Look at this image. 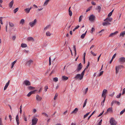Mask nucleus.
Wrapping results in <instances>:
<instances>
[{
  "label": "nucleus",
  "mask_w": 125,
  "mask_h": 125,
  "mask_svg": "<svg viewBox=\"0 0 125 125\" xmlns=\"http://www.w3.org/2000/svg\"><path fill=\"white\" fill-rule=\"evenodd\" d=\"M95 34L97 35L101 36L103 34V33L102 32H96Z\"/></svg>",
  "instance_id": "412c9836"
},
{
  "label": "nucleus",
  "mask_w": 125,
  "mask_h": 125,
  "mask_svg": "<svg viewBox=\"0 0 125 125\" xmlns=\"http://www.w3.org/2000/svg\"><path fill=\"white\" fill-rule=\"evenodd\" d=\"M78 109L77 108H76L71 113V114L76 113L78 111Z\"/></svg>",
  "instance_id": "4be33fe9"
},
{
  "label": "nucleus",
  "mask_w": 125,
  "mask_h": 125,
  "mask_svg": "<svg viewBox=\"0 0 125 125\" xmlns=\"http://www.w3.org/2000/svg\"><path fill=\"white\" fill-rule=\"evenodd\" d=\"M112 14L111 13V12H110L108 14V17H109L111 16Z\"/></svg>",
  "instance_id": "0e129e2a"
},
{
  "label": "nucleus",
  "mask_w": 125,
  "mask_h": 125,
  "mask_svg": "<svg viewBox=\"0 0 125 125\" xmlns=\"http://www.w3.org/2000/svg\"><path fill=\"white\" fill-rule=\"evenodd\" d=\"M73 49H74V50L75 52V55H76V48L75 47V45H74L73 46Z\"/></svg>",
  "instance_id": "79ce46f5"
},
{
  "label": "nucleus",
  "mask_w": 125,
  "mask_h": 125,
  "mask_svg": "<svg viewBox=\"0 0 125 125\" xmlns=\"http://www.w3.org/2000/svg\"><path fill=\"white\" fill-rule=\"evenodd\" d=\"M42 87L40 88V90H39V91L38 92V93H39L41 92V91L42 90Z\"/></svg>",
  "instance_id": "69168bd1"
},
{
  "label": "nucleus",
  "mask_w": 125,
  "mask_h": 125,
  "mask_svg": "<svg viewBox=\"0 0 125 125\" xmlns=\"http://www.w3.org/2000/svg\"><path fill=\"white\" fill-rule=\"evenodd\" d=\"M91 53L92 54H93L94 56H96V54L94 52H93L92 51H91Z\"/></svg>",
  "instance_id": "864d4df0"
},
{
  "label": "nucleus",
  "mask_w": 125,
  "mask_h": 125,
  "mask_svg": "<svg viewBox=\"0 0 125 125\" xmlns=\"http://www.w3.org/2000/svg\"><path fill=\"white\" fill-rule=\"evenodd\" d=\"M25 20L23 19H22L20 21V24L23 25L24 23Z\"/></svg>",
  "instance_id": "b1692460"
},
{
  "label": "nucleus",
  "mask_w": 125,
  "mask_h": 125,
  "mask_svg": "<svg viewBox=\"0 0 125 125\" xmlns=\"http://www.w3.org/2000/svg\"><path fill=\"white\" fill-rule=\"evenodd\" d=\"M92 6H91V7H90L88 9L86 10V12H87L88 11H89L91 9V8H92Z\"/></svg>",
  "instance_id": "de8ad7c7"
},
{
  "label": "nucleus",
  "mask_w": 125,
  "mask_h": 125,
  "mask_svg": "<svg viewBox=\"0 0 125 125\" xmlns=\"http://www.w3.org/2000/svg\"><path fill=\"white\" fill-rule=\"evenodd\" d=\"M86 32H85L83 34L81 35V38L83 39L84 38V36H85L86 34Z\"/></svg>",
  "instance_id": "7c9ffc66"
},
{
  "label": "nucleus",
  "mask_w": 125,
  "mask_h": 125,
  "mask_svg": "<svg viewBox=\"0 0 125 125\" xmlns=\"http://www.w3.org/2000/svg\"><path fill=\"white\" fill-rule=\"evenodd\" d=\"M102 24L103 26H107L110 25L111 24L110 22L108 20H105V19L104 20V22H103Z\"/></svg>",
  "instance_id": "20e7f679"
},
{
  "label": "nucleus",
  "mask_w": 125,
  "mask_h": 125,
  "mask_svg": "<svg viewBox=\"0 0 125 125\" xmlns=\"http://www.w3.org/2000/svg\"><path fill=\"white\" fill-rule=\"evenodd\" d=\"M36 99L38 101H40L42 99V98L38 95H37L36 96Z\"/></svg>",
  "instance_id": "2eb2a0df"
},
{
  "label": "nucleus",
  "mask_w": 125,
  "mask_h": 125,
  "mask_svg": "<svg viewBox=\"0 0 125 125\" xmlns=\"http://www.w3.org/2000/svg\"><path fill=\"white\" fill-rule=\"evenodd\" d=\"M90 112H88L85 115H84V116L83 118H85L89 114Z\"/></svg>",
  "instance_id": "c9c22d12"
},
{
  "label": "nucleus",
  "mask_w": 125,
  "mask_h": 125,
  "mask_svg": "<svg viewBox=\"0 0 125 125\" xmlns=\"http://www.w3.org/2000/svg\"><path fill=\"white\" fill-rule=\"evenodd\" d=\"M118 32H115L114 33H111L110 35L109 36H112L113 35H115Z\"/></svg>",
  "instance_id": "a878e982"
},
{
  "label": "nucleus",
  "mask_w": 125,
  "mask_h": 125,
  "mask_svg": "<svg viewBox=\"0 0 125 125\" xmlns=\"http://www.w3.org/2000/svg\"><path fill=\"white\" fill-rule=\"evenodd\" d=\"M37 91V90H34L33 91H31L30 92H31V94H35V92L36 91Z\"/></svg>",
  "instance_id": "09e8293b"
},
{
  "label": "nucleus",
  "mask_w": 125,
  "mask_h": 125,
  "mask_svg": "<svg viewBox=\"0 0 125 125\" xmlns=\"http://www.w3.org/2000/svg\"><path fill=\"white\" fill-rule=\"evenodd\" d=\"M24 10L25 11V12L26 13H28L30 12V10L29 9V8H27L26 9Z\"/></svg>",
  "instance_id": "bb28decb"
},
{
  "label": "nucleus",
  "mask_w": 125,
  "mask_h": 125,
  "mask_svg": "<svg viewBox=\"0 0 125 125\" xmlns=\"http://www.w3.org/2000/svg\"><path fill=\"white\" fill-rule=\"evenodd\" d=\"M112 20V18L110 17H108L105 19V20H108L110 22H111Z\"/></svg>",
  "instance_id": "6ab92c4d"
},
{
  "label": "nucleus",
  "mask_w": 125,
  "mask_h": 125,
  "mask_svg": "<svg viewBox=\"0 0 125 125\" xmlns=\"http://www.w3.org/2000/svg\"><path fill=\"white\" fill-rule=\"evenodd\" d=\"M89 65H90V63L89 62H88V64H87L86 67L85 68V69H86L88 68V67H89Z\"/></svg>",
  "instance_id": "4d7b16f0"
},
{
  "label": "nucleus",
  "mask_w": 125,
  "mask_h": 125,
  "mask_svg": "<svg viewBox=\"0 0 125 125\" xmlns=\"http://www.w3.org/2000/svg\"><path fill=\"white\" fill-rule=\"evenodd\" d=\"M119 62H125V58L123 57H121L119 58Z\"/></svg>",
  "instance_id": "9b49d317"
},
{
  "label": "nucleus",
  "mask_w": 125,
  "mask_h": 125,
  "mask_svg": "<svg viewBox=\"0 0 125 125\" xmlns=\"http://www.w3.org/2000/svg\"><path fill=\"white\" fill-rule=\"evenodd\" d=\"M36 111H37V110H36V109H33V112L34 113H35V112H36Z\"/></svg>",
  "instance_id": "774afa93"
},
{
  "label": "nucleus",
  "mask_w": 125,
  "mask_h": 125,
  "mask_svg": "<svg viewBox=\"0 0 125 125\" xmlns=\"http://www.w3.org/2000/svg\"><path fill=\"white\" fill-rule=\"evenodd\" d=\"M82 64L81 63H80L78 65L77 67V70L78 72H79L80 71L81 69L82 68Z\"/></svg>",
  "instance_id": "1a4fd4ad"
},
{
  "label": "nucleus",
  "mask_w": 125,
  "mask_h": 125,
  "mask_svg": "<svg viewBox=\"0 0 125 125\" xmlns=\"http://www.w3.org/2000/svg\"><path fill=\"white\" fill-rule=\"evenodd\" d=\"M49 65H51V59L50 57L49 58Z\"/></svg>",
  "instance_id": "338daca9"
},
{
  "label": "nucleus",
  "mask_w": 125,
  "mask_h": 125,
  "mask_svg": "<svg viewBox=\"0 0 125 125\" xmlns=\"http://www.w3.org/2000/svg\"><path fill=\"white\" fill-rule=\"evenodd\" d=\"M87 99L85 100L84 103V104L83 106V107H85V106L86 104L87 103Z\"/></svg>",
  "instance_id": "72a5a7b5"
},
{
  "label": "nucleus",
  "mask_w": 125,
  "mask_h": 125,
  "mask_svg": "<svg viewBox=\"0 0 125 125\" xmlns=\"http://www.w3.org/2000/svg\"><path fill=\"white\" fill-rule=\"evenodd\" d=\"M22 47H27V45L25 43H22L21 45Z\"/></svg>",
  "instance_id": "c756f323"
},
{
  "label": "nucleus",
  "mask_w": 125,
  "mask_h": 125,
  "mask_svg": "<svg viewBox=\"0 0 125 125\" xmlns=\"http://www.w3.org/2000/svg\"><path fill=\"white\" fill-rule=\"evenodd\" d=\"M92 4L93 5H95L96 4V3L94 1H92L91 2Z\"/></svg>",
  "instance_id": "680f3d73"
},
{
  "label": "nucleus",
  "mask_w": 125,
  "mask_h": 125,
  "mask_svg": "<svg viewBox=\"0 0 125 125\" xmlns=\"http://www.w3.org/2000/svg\"><path fill=\"white\" fill-rule=\"evenodd\" d=\"M28 89L30 90H31L34 89L35 88L31 86H28Z\"/></svg>",
  "instance_id": "cd10ccee"
},
{
  "label": "nucleus",
  "mask_w": 125,
  "mask_h": 125,
  "mask_svg": "<svg viewBox=\"0 0 125 125\" xmlns=\"http://www.w3.org/2000/svg\"><path fill=\"white\" fill-rule=\"evenodd\" d=\"M107 93V91L106 89H104L103 92L102 96L103 97H106V95Z\"/></svg>",
  "instance_id": "423d86ee"
},
{
  "label": "nucleus",
  "mask_w": 125,
  "mask_h": 125,
  "mask_svg": "<svg viewBox=\"0 0 125 125\" xmlns=\"http://www.w3.org/2000/svg\"><path fill=\"white\" fill-rule=\"evenodd\" d=\"M125 34V32H121L120 35V36H122V37H124V35Z\"/></svg>",
  "instance_id": "f704fd0d"
},
{
  "label": "nucleus",
  "mask_w": 125,
  "mask_h": 125,
  "mask_svg": "<svg viewBox=\"0 0 125 125\" xmlns=\"http://www.w3.org/2000/svg\"><path fill=\"white\" fill-rule=\"evenodd\" d=\"M58 95V94L57 93H56L55 94L54 97V99L55 100L56 99Z\"/></svg>",
  "instance_id": "37998d69"
},
{
  "label": "nucleus",
  "mask_w": 125,
  "mask_h": 125,
  "mask_svg": "<svg viewBox=\"0 0 125 125\" xmlns=\"http://www.w3.org/2000/svg\"><path fill=\"white\" fill-rule=\"evenodd\" d=\"M97 9L98 10V11L99 12H100V10L101 9V7L100 6H98L97 7Z\"/></svg>",
  "instance_id": "49530a36"
},
{
  "label": "nucleus",
  "mask_w": 125,
  "mask_h": 125,
  "mask_svg": "<svg viewBox=\"0 0 125 125\" xmlns=\"http://www.w3.org/2000/svg\"><path fill=\"white\" fill-rule=\"evenodd\" d=\"M125 111V108L124 110L122 111L120 113L121 115Z\"/></svg>",
  "instance_id": "3c124183"
},
{
  "label": "nucleus",
  "mask_w": 125,
  "mask_h": 125,
  "mask_svg": "<svg viewBox=\"0 0 125 125\" xmlns=\"http://www.w3.org/2000/svg\"><path fill=\"white\" fill-rule=\"evenodd\" d=\"M83 75H82V74H77L76 76L74 78L76 79H78L80 80H81L83 78Z\"/></svg>",
  "instance_id": "f03ea898"
},
{
  "label": "nucleus",
  "mask_w": 125,
  "mask_h": 125,
  "mask_svg": "<svg viewBox=\"0 0 125 125\" xmlns=\"http://www.w3.org/2000/svg\"><path fill=\"white\" fill-rule=\"evenodd\" d=\"M38 121V119L36 117H34L32 120V124H33L36 125Z\"/></svg>",
  "instance_id": "0eeeda50"
},
{
  "label": "nucleus",
  "mask_w": 125,
  "mask_h": 125,
  "mask_svg": "<svg viewBox=\"0 0 125 125\" xmlns=\"http://www.w3.org/2000/svg\"><path fill=\"white\" fill-rule=\"evenodd\" d=\"M33 62V61L32 60H30L27 62L26 64V65L27 66H30L31 65V64Z\"/></svg>",
  "instance_id": "f8f14e48"
},
{
  "label": "nucleus",
  "mask_w": 125,
  "mask_h": 125,
  "mask_svg": "<svg viewBox=\"0 0 125 125\" xmlns=\"http://www.w3.org/2000/svg\"><path fill=\"white\" fill-rule=\"evenodd\" d=\"M48 89V86H45L44 87V91L45 92L47 91V90Z\"/></svg>",
  "instance_id": "c03bdc74"
},
{
  "label": "nucleus",
  "mask_w": 125,
  "mask_h": 125,
  "mask_svg": "<svg viewBox=\"0 0 125 125\" xmlns=\"http://www.w3.org/2000/svg\"><path fill=\"white\" fill-rule=\"evenodd\" d=\"M24 84L26 86L30 85L31 84V83L28 80H25L23 82Z\"/></svg>",
  "instance_id": "6e6552de"
},
{
  "label": "nucleus",
  "mask_w": 125,
  "mask_h": 125,
  "mask_svg": "<svg viewBox=\"0 0 125 125\" xmlns=\"http://www.w3.org/2000/svg\"><path fill=\"white\" fill-rule=\"evenodd\" d=\"M16 61H17V60H15V61H14V62H13L12 63V66L11 67V68H13L14 64L16 62Z\"/></svg>",
  "instance_id": "473e14b6"
},
{
  "label": "nucleus",
  "mask_w": 125,
  "mask_h": 125,
  "mask_svg": "<svg viewBox=\"0 0 125 125\" xmlns=\"http://www.w3.org/2000/svg\"><path fill=\"white\" fill-rule=\"evenodd\" d=\"M121 93H120L119 94V95H117L116 96V97L117 98H119L121 96Z\"/></svg>",
  "instance_id": "8fccbe9b"
},
{
  "label": "nucleus",
  "mask_w": 125,
  "mask_h": 125,
  "mask_svg": "<svg viewBox=\"0 0 125 125\" xmlns=\"http://www.w3.org/2000/svg\"><path fill=\"white\" fill-rule=\"evenodd\" d=\"M52 34V33L50 32H46V35L47 36H50Z\"/></svg>",
  "instance_id": "2f4dec72"
},
{
  "label": "nucleus",
  "mask_w": 125,
  "mask_h": 125,
  "mask_svg": "<svg viewBox=\"0 0 125 125\" xmlns=\"http://www.w3.org/2000/svg\"><path fill=\"white\" fill-rule=\"evenodd\" d=\"M68 79V77L65 76H62V79L63 80H66Z\"/></svg>",
  "instance_id": "aec40b11"
},
{
  "label": "nucleus",
  "mask_w": 125,
  "mask_h": 125,
  "mask_svg": "<svg viewBox=\"0 0 125 125\" xmlns=\"http://www.w3.org/2000/svg\"><path fill=\"white\" fill-rule=\"evenodd\" d=\"M85 70L86 69H85L81 73V74H82V75H84V74Z\"/></svg>",
  "instance_id": "052dcab7"
},
{
  "label": "nucleus",
  "mask_w": 125,
  "mask_h": 125,
  "mask_svg": "<svg viewBox=\"0 0 125 125\" xmlns=\"http://www.w3.org/2000/svg\"><path fill=\"white\" fill-rule=\"evenodd\" d=\"M31 92H29L28 94L27 95V96H28V97H29L31 95Z\"/></svg>",
  "instance_id": "13d9d810"
},
{
  "label": "nucleus",
  "mask_w": 125,
  "mask_h": 125,
  "mask_svg": "<svg viewBox=\"0 0 125 125\" xmlns=\"http://www.w3.org/2000/svg\"><path fill=\"white\" fill-rule=\"evenodd\" d=\"M103 71H101L100 73L99 74V76H101L103 73Z\"/></svg>",
  "instance_id": "bf43d9fd"
},
{
  "label": "nucleus",
  "mask_w": 125,
  "mask_h": 125,
  "mask_svg": "<svg viewBox=\"0 0 125 125\" xmlns=\"http://www.w3.org/2000/svg\"><path fill=\"white\" fill-rule=\"evenodd\" d=\"M16 120L18 125L19 124V116L18 115H17L16 117Z\"/></svg>",
  "instance_id": "a211bd4d"
},
{
  "label": "nucleus",
  "mask_w": 125,
  "mask_h": 125,
  "mask_svg": "<svg viewBox=\"0 0 125 125\" xmlns=\"http://www.w3.org/2000/svg\"><path fill=\"white\" fill-rule=\"evenodd\" d=\"M0 125H3L2 119L1 118H0Z\"/></svg>",
  "instance_id": "6e6d98bb"
},
{
  "label": "nucleus",
  "mask_w": 125,
  "mask_h": 125,
  "mask_svg": "<svg viewBox=\"0 0 125 125\" xmlns=\"http://www.w3.org/2000/svg\"><path fill=\"white\" fill-rule=\"evenodd\" d=\"M83 17L82 16H81L80 17L79 20V22H80L81 21L83 18Z\"/></svg>",
  "instance_id": "a18cd8bd"
},
{
  "label": "nucleus",
  "mask_w": 125,
  "mask_h": 125,
  "mask_svg": "<svg viewBox=\"0 0 125 125\" xmlns=\"http://www.w3.org/2000/svg\"><path fill=\"white\" fill-rule=\"evenodd\" d=\"M71 7H70L69 9V15L70 16H71L72 15V11L70 10Z\"/></svg>",
  "instance_id": "c85d7f7f"
},
{
  "label": "nucleus",
  "mask_w": 125,
  "mask_h": 125,
  "mask_svg": "<svg viewBox=\"0 0 125 125\" xmlns=\"http://www.w3.org/2000/svg\"><path fill=\"white\" fill-rule=\"evenodd\" d=\"M23 117L24 120L25 121H27V118L24 115H23Z\"/></svg>",
  "instance_id": "5fc2aeb1"
},
{
  "label": "nucleus",
  "mask_w": 125,
  "mask_h": 125,
  "mask_svg": "<svg viewBox=\"0 0 125 125\" xmlns=\"http://www.w3.org/2000/svg\"><path fill=\"white\" fill-rule=\"evenodd\" d=\"M113 112V109L112 107L109 108L107 109L106 113L108 112Z\"/></svg>",
  "instance_id": "dca6fc26"
},
{
  "label": "nucleus",
  "mask_w": 125,
  "mask_h": 125,
  "mask_svg": "<svg viewBox=\"0 0 125 125\" xmlns=\"http://www.w3.org/2000/svg\"><path fill=\"white\" fill-rule=\"evenodd\" d=\"M123 65H120L116 66L115 68V73L117 74L119 71V70L121 68H123Z\"/></svg>",
  "instance_id": "39448f33"
},
{
  "label": "nucleus",
  "mask_w": 125,
  "mask_h": 125,
  "mask_svg": "<svg viewBox=\"0 0 125 125\" xmlns=\"http://www.w3.org/2000/svg\"><path fill=\"white\" fill-rule=\"evenodd\" d=\"M42 114L47 117H48V115L46 113H42Z\"/></svg>",
  "instance_id": "58836bf2"
},
{
  "label": "nucleus",
  "mask_w": 125,
  "mask_h": 125,
  "mask_svg": "<svg viewBox=\"0 0 125 125\" xmlns=\"http://www.w3.org/2000/svg\"><path fill=\"white\" fill-rule=\"evenodd\" d=\"M95 18V16L93 15H91L89 17V20L91 21H93L94 20Z\"/></svg>",
  "instance_id": "9d476101"
},
{
  "label": "nucleus",
  "mask_w": 125,
  "mask_h": 125,
  "mask_svg": "<svg viewBox=\"0 0 125 125\" xmlns=\"http://www.w3.org/2000/svg\"><path fill=\"white\" fill-rule=\"evenodd\" d=\"M37 22V20L35 19L33 21L30 22L29 23V25L31 27H32L35 26Z\"/></svg>",
  "instance_id": "f257e3e1"
},
{
  "label": "nucleus",
  "mask_w": 125,
  "mask_h": 125,
  "mask_svg": "<svg viewBox=\"0 0 125 125\" xmlns=\"http://www.w3.org/2000/svg\"><path fill=\"white\" fill-rule=\"evenodd\" d=\"M10 81L9 80L7 83L6 84L4 88V90H5L7 88L10 83Z\"/></svg>",
  "instance_id": "f3484780"
},
{
  "label": "nucleus",
  "mask_w": 125,
  "mask_h": 125,
  "mask_svg": "<svg viewBox=\"0 0 125 125\" xmlns=\"http://www.w3.org/2000/svg\"><path fill=\"white\" fill-rule=\"evenodd\" d=\"M110 122L111 125H116L117 123V122L113 118H112L111 119Z\"/></svg>",
  "instance_id": "7ed1b4c3"
},
{
  "label": "nucleus",
  "mask_w": 125,
  "mask_h": 125,
  "mask_svg": "<svg viewBox=\"0 0 125 125\" xmlns=\"http://www.w3.org/2000/svg\"><path fill=\"white\" fill-rule=\"evenodd\" d=\"M53 80L54 82H56L58 81V78L57 77H55L53 79Z\"/></svg>",
  "instance_id": "4c0bfd02"
},
{
  "label": "nucleus",
  "mask_w": 125,
  "mask_h": 125,
  "mask_svg": "<svg viewBox=\"0 0 125 125\" xmlns=\"http://www.w3.org/2000/svg\"><path fill=\"white\" fill-rule=\"evenodd\" d=\"M27 40L28 41H34V39L33 38L31 37H28L27 38Z\"/></svg>",
  "instance_id": "393cba45"
},
{
  "label": "nucleus",
  "mask_w": 125,
  "mask_h": 125,
  "mask_svg": "<svg viewBox=\"0 0 125 125\" xmlns=\"http://www.w3.org/2000/svg\"><path fill=\"white\" fill-rule=\"evenodd\" d=\"M51 26L50 25H47L46 27L44 29V30L46 31L47 30V29H49L50 27Z\"/></svg>",
  "instance_id": "5701e85b"
},
{
  "label": "nucleus",
  "mask_w": 125,
  "mask_h": 125,
  "mask_svg": "<svg viewBox=\"0 0 125 125\" xmlns=\"http://www.w3.org/2000/svg\"><path fill=\"white\" fill-rule=\"evenodd\" d=\"M19 8H16L14 9V13H16V12L18 10Z\"/></svg>",
  "instance_id": "a19ab883"
},
{
  "label": "nucleus",
  "mask_w": 125,
  "mask_h": 125,
  "mask_svg": "<svg viewBox=\"0 0 125 125\" xmlns=\"http://www.w3.org/2000/svg\"><path fill=\"white\" fill-rule=\"evenodd\" d=\"M114 103H116L118 105H119L120 104V103L119 102L116 101H113L111 103V106L113 105Z\"/></svg>",
  "instance_id": "ddd939ff"
},
{
  "label": "nucleus",
  "mask_w": 125,
  "mask_h": 125,
  "mask_svg": "<svg viewBox=\"0 0 125 125\" xmlns=\"http://www.w3.org/2000/svg\"><path fill=\"white\" fill-rule=\"evenodd\" d=\"M116 55V53L112 57V59H114L115 58V57Z\"/></svg>",
  "instance_id": "e2e57ef3"
},
{
  "label": "nucleus",
  "mask_w": 125,
  "mask_h": 125,
  "mask_svg": "<svg viewBox=\"0 0 125 125\" xmlns=\"http://www.w3.org/2000/svg\"><path fill=\"white\" fill-rule=\"evenodd\" d=\"M79 25H78V26H77L76 27L73 29V31H74L76 29L78 28H79Z\"/></svg>",
  "instance_id": "603ef678"
},
{
  "label": "nucleus",
  "mask_w": 125,
  "mask_h": 125,
  "mask_svg": "<svg viewBox=\"0 0 125 125\" xmlns=\"http://www.w3.org/2000/svg\"><path fill=\"white\" fill-rule=\"evenodd\" d=\"M14 2V1L13 0H12L9 3V7L10 8H11Z\"/></svg>",
  "instance_id": "4468645a"
},
{
  "label": "nucleus",
  "mask_w": 125,
  "mask_h": 125,
  "mask_svg": "<svg viewBox=\"0 0 125 125\" xmlns=\"http://www.w3.org/2000/svg\"><path fill=\"white\" fill-rule=\"evenodd\" d=\"M88 88H86V89L84 90V94H86L87 93L88 91Z\"/></svg>",
  "instance_id": "ea45409f"
},
{
  "label": "nucleus",
  "mask_w": 125,
  "mask_h": 125,
  "mask_svg": "<svg viewBox=\"0 0 125 125\" xmlns=\"http://www.w3.org/2000/svg\"><path fill=\"white\" fill-rule=\"evenodd\" d=\"M9 24L10 26L11 27H13L14 25V24L13 23L10 22H9Z\"/></svg>",
  "instance_id": "e433bc0d"
}]
</instances>
